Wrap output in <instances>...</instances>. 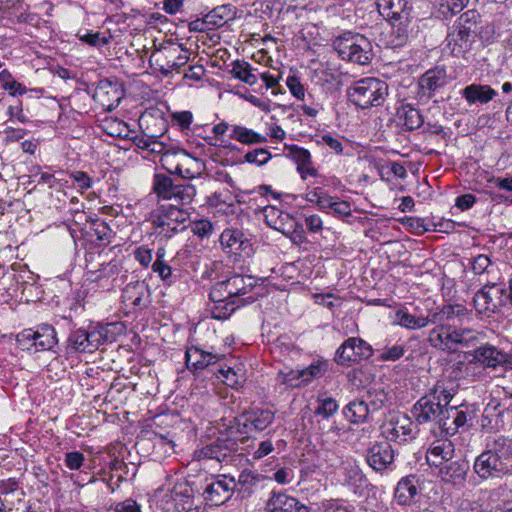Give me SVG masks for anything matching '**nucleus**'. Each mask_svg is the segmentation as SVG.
<instances>
[{"label":"nucleus","mask_w":512,"mask_h":512,"mask_svg":"<svg viewBox=\"0 0 512 512\" xmlns=\"http://www.w3.org/2000/svg\"><path fill=\"white\" fill-rule=\"evenodd\" d=\"M77 37L80 41L93 47H102L110 42L109 38L102 36L100 32L87 31L85 34L78 33Z\"/></svg>","instance_id":"4d7b16f0"},{"label":"nucleus","mask_w":512,"mask_h":512,"mask_svg":"<svg viewBox=\"0 0 512 512\" xmlns=\"http://www.w3.org/2000/svg\"><path fill=\"white\" fill-rule=\"evenodd\" d=\"M474 36L475 35L465 29L453 25L452 30L448 33L446 38L447 46L454 56H464V54L471 49Z\"/></svg>","instance_id":"393cba45"},{"label":"nucleus","mask_w":512,"mask_h":512,"mask_svg":"<svg viewBox=\"0 0 512 512\" xmlns=\"http://www.w3.org/2000/svg\"><path fill=\"white\" fill-rule=\"evenodd\" d=\"M105 131L111 136L128 137V125L123 121L106 122Z\"/></svg>","instance_id":"69168bd1"},{"label":"nucleus","mask_w":512,"mask_h":512,"mask_svg":"<svg viewBox=\"0 0 512 512\" xmlns=\"http://www.w3.org/2000/svg\"><path fill=\"white\" fill-rule=\"evenodd\" d=\"M265 223L274 230L281 232L289 231L291 225H294L295 218L289 213L279 210L274 206H268L264 209Z\"/></svg>","instance_id":"c756f323"},{"label":"nucleus","mask_w":512,"mask_h":512,"mask_svg":"<svg viewBox=\"0 0 512 512\" xmlns=\"http://www.w3.org/2000/svg\"><path fill=\"white\" fill-rule=\"evenodd\" d=\"M84 462L85 456L79 451L67 452L64 455V464L69 470H80Z\"/></svg>","instance_id":"052dcab7"},{"label":"nucleus","mask_w":512,"mask_h":512,"mask_svg":"<svg viewBox=\"0 0 512 512\" xmlns=\"http://www.w3.org/2000/svg\"><path fill=\"white\" fill-rule=\"evenodd\" d=\"M171 198L167 200L173 201L179 205H186L192 202L196 195V189L191 184H176L171 192Z\"/></svg>","instance_id":"a18cd8bd"},{"label":"nucleus","mask_w":512,"mask_h":512,"mask_svg":"<svg viewBox=\"0 0 512 512\" xmlns=\"http://www.w3.org/2000/svg\"><path fill=\"white\" fill-rule=\"evenodd\" d=\"M285 236L289 237L292 243L296 245H301L306 242L305 231L303 229V225L294 221V225H291L289 231L283 233Z\"/></svg>","instance_id":"e2e57ef3"},{"label":"nucleus","mask_w":512,"mask_h":512,"mask_svg":"<svg viewBox=\"0 0 512 512\" xmlns=\"http://www.w3.org/2000/svg\"><path fill=\"white\" fill-rule=\"evenodd\" d=\"M406 347L403 344H394L385 346L379 350V360L381 361H397L404 356Z\"/></svg>","instance_id":"864d4df0"},{"label":"nucleus","mask_w":512,"mask_h":512,"mask_svg":"<svg viewBox=\"0 0 512 512\" xmlns=\"http://www.w3.org/2000/svg\"><path fill=\"white\" fill-rule=\"evenodd\" d=\"M277 379L288 387L302 386L301 370H290L287 373L280 372Z\"/></svg>","instance_id":"bf43d9fd"},{"label":"nucleus","mask_w":512,"mask_h":512,"mask_svg":"<svg viewBox=\"0 0 512 512\" xmlns=\"http://www.w3.org/2000/svg\"><path fill=\"white\" fill-rule=\"evenodd\" d=\"M386 441L405 443L414 438L413 422L406 414L393 415L385 425Z\"/></svg>","instance_id":"dca6fc26"},{"label":"nucleus","mask_w":512,"mask_h":512,"mask_svg":"<svg viewBox=\"0 0 512 512\" xmlns=\"http://www.w3.org/2000/svg\"><path fill=\"white\" fill-rule=\"evenodd\" d=\"M469 264L475 275L480 277L483 284H496L499 280L498 268L487 255L480 254L470 259Z\"/></svg>","instance_id":"b1692460"},{"label":"nucleus","mask_w":512,"mask_h":512,"mask_svg":"<svg viewBox=\"0 0 512 512\" xmlns=\"http://www.w3.org/2000/svg\"><path fill=\"white\" fill-rule=\"evenodd\" d=\"M189 219V213L176 205L162 206L150 214V222L156 237L168 241L179 233L187 230L185 223Z\"/></svg>","instance_id":"20e7f679"},{"label":"nucleus","mask_w":512,"mask_h":512,"mask_svg":"<svg viewBox=\"0 0 512 512\" xmlns=\"http://www.w3.org/2000/svg\"><path fill=\"white\" fill-rule=\"evenodd\" d=\"M472 362L486 367H496L506 361V355L493 346H482L471 354Z\"/></svg>","instance_id":"2f4dec72"},{"label":"nucleus","mask_w":512,"mask_h":512,"mask_svg":"<svg viewBox=\"0 0 512 512\" xmlns=\"http://www.w3.org/2000/svg\"><path fill=\"white\" fill-rule=\"evenodd\" d=\"M348 100L362 110L381 106L388 95L386 82L366 77L353 82L346 90Z\"/></svg>","instance_id":"7ed1b4c3"},{"label":"nucleus","mask_w":512,"mask_h":512,"mask_svg":"<svg viewBox=\"0 0 512 512\" xmlns=\"http://www.w3.org/2000/svg\"><path fill=\"white\" fill-rule=\"evenodd\" d=\"M373 355L370 344L360 337H350L345 340L335 353V362L342 366H350L369 359Z\"/></svg>","instance_id":"9d476101"},{"label":"nucleus","mask_w":512,"mask_h":512,"mask_svg":"<svg viewBox=\"0 0 512 512\" xmlns=\"http://www.w3.org/2000/svg\"><path fill=\"white\" fill-rule=\"evenodd\" d=\"M256 285V280L250 275L234 274L224 281L217 282L212 286L209 297L222 301L223 299L234 298L249 293Z\"/></svg>","instance_id":"1a4fd4ad"},{"label":"nucleus","mask_w":512,"mask_h":512,"mask_svg":"<svg viewBox=\"0 0 512 512\" xmlns=\"http://www.w3.org/2000/svg\"><path fill=\"white\" fill-rule=\"evenodd\" d=\"M146 292L147 285L144 282H131L124 288L122 298L124 302L131 304L133 307H139Z\"/></svg>","instance_id":"37998d69"},{"label":"nucleus","mask_w":512,"mask_h":512,"mask_svg":"<svg viewBox=\"0 0 512 512\" xmlns=\"http://www.w3.org/2000/svg\"><path fill=\"white\" fill-rule=\"evenodd\" d=\"M122 95V90L116 83L103 79L98 82L93 98L104 109L112 110L119 105Z\"/></svg>","instance_id":"6ab92c4d"},{"label":"nucleus","mask_w":512,"mask_h":512,"mask_svg":"<svg viewBox=\"0 0 512 512\" xmlns=\"http://www.w3.org/2000/svg\"><path fill=\"white\" fill-rule=\"evenodd\" d=\"M379 12L390 20L408 22L411 6L407 0H377Z\"/></svg>","instance_id":"bb28decb"},{"label":"nucleus","mask_w":512,"mask_h":512,"mask_svg":"<svg viewBox=\"0 0 512 512\" xmlns=\"http://www.w3.org/2000/svg\"><path fill=\"white\" fill-rule=\"evenodd\" d=\"M176 184L173 179L165 174H155L153 178V191L163 199L171 198V192Z\"/></svg>","instance_id":"49530a36"},{"label":"nucleus","mask_w":512,"mask_h":512,"mask_svg":"<svg viewBox=\"0 0 512 512\" xmlns=\"http://www.w3.org/2000/svg\"><path fill=\"white\" fill-rule=\"evenodd\" d=\"M238 9L232 4L214 7L205 14L210 30H217L237 18Z\"/></svg>","instance_id":"cd10ccee"},{"label":"nucleus","mask_w":512,"mask_h":512,"mask_svg":"<svg viewBox=\"0 0 512 512\" xmlns=\"http://www.w3.org/2000/svg\"><path fill=\"white\" fill-rule=\"evenodd\" d=\"M454 454V445L451 440L437 439L433 441L426 453V460L429 465L438 467L449 461Z\"/></svg>","instance_id":"a878e982"},{"label":"nucleus","mask_w":512,"mask_h":512,"mask_svg":"<svg viewBox=\"0 0 512 512\" xmlns=\"http://www.w3.org/2000/svg\"><path fill=\"white\" fill-rule=\"evenodd\" d=\"M230 72L234 78L248 85H254L257 82V77L252 73L250 64L245 61H234Z\"/></svg>","instance_id":"de8ad7c7"},{"label":"nucleus","mask_w":512,"mask_h":512,"mask_svg":"<svg viewBox=\"0 0 512 512\" xmlns=\"http://www.w3.org/2000/svg\"><path fill=\"white\" fill-rule=\"evenodd\" d=\"M286 85L289 88L291 94L297 99L304 100L305 88L300 81V78L296 75H289L286 79Z\"/></svg>","instance_id":"0e129e2a"},{"label":"nucleus","mask_w":512,"mask_h":512,"mask_svg":"<svg viewBox=\"0 0 512 512\" xmlns=\"http://www.w3.org/2000/svg\"><path fill=\"white\" fill-rule=\"evenodd\" d=\"M178 166H180L178 175L184 179H193L203 170V162L185 150L178 152Z\"/></svg>","instance_id":"f704fd0d"},{"label":"nucleus","mask_w":512,"mask_h":512,"mask_svg":"<svg viewBox=\"0 0 512 512\" xmlns=\"http://www.w3.org/2000/svg\"><path fill=\"white\" fill-rule=\"evenodd\" d=\"M338 408L339 405L334 398L325 395L318 396L314 414L323 418H329L337 412Z\"/></svg>","instance_id":"3c124183"},{"label":"nucleus","mask_w":512,"mask_h":512,"mask_svg":"<svg viewBox=\"0 0 512 512\" xmlns=\"http://www.w3.org/2000/svg\"><path fill=\"white\" fill-rule=\"evenodd\" d=\"M343 413L350 423L360 424L367 421L370 411L365 401L354 400L344 407Z\"/></svg>","instance_id":"ea45409f"},{"label":"nucleus","mask_w":512,"mask_h":512,"mask_svg":"<svg viewBox=\"0 0 512 512\" xmlns=\"http://www.w3.org/2000/svg\"><path fill=\"white\" fill-rule=\"evenodd\" d=\"M271 158V153L265 148H258L252 151H248L244 156V160L246 162L256 164L258 166L266 164Z\"/></svg>","instance_id":"6e6d98bb"},{"label":"nucleus","mask_w":512,"mask_h":512,"mask_svg":"<svg viewBox=\"0 0 512 512\" xmlns=\"http://www.w3.org/2000/svg\"><path fill=\"white\" fill-rule=\"evenodd\" d=\"M265 512H310V508L297 498L281 491H272L265 502Z\"/></svg>","instance_id":"f3484780"},{"label":"nucleus","mask_w":512,"mask_h":512,"mask_svg":"<svg viewBox=\"0 0 512 512\" xmlns=\"http://www.w3.org/2000/svg\"><path fill=\"white\" fill-rule=\"evenodd\" d=\"M343 481L355 494H361L367 482V477L354 459L341 461Z\"/></svg>","instance_id":"4be33fe9"},{"label":"nucleus","mask_w":512,"mask_h":512,"mask_svg":"<svg viewBox=\"0 0 512 512\" xmlns=\"http://www.w3.org/2000/svg\"><path fill=\"white\" fill-rule=\"evenodd\" d=\"M220 243L226 253L247 255L252 251V244L238 229H225L220 235Z\"/></svg>","instance_id":"aec40b11"},{"label":"nucleus","mask_w":512,"mask_h":512,"mask_svg":"<svg viewBox=\"0 0 512 512\" xmlns=\"http://www.w3.org/2000/svg\"><path fill=\"white\" fill-rule=\"evenodd\" d=\"M478 339V332L470 328H457L449 323H436L427 338L431 347L455 352L459 346L468 347Z\"/></svg>","instance_id":"f03ea898"},{"label":"nucleus","mask_w":512,"mask_h":512,"mask_svg":"<svg viewBox=\"0 0 512 512\" xmlns=\"http://www.w3.org/2000/svg\"><path fill=\"white\" fill-rule=\"evenodd\" d=\"M461 95L469 105L473 104H487L496 95L497 92L489 85L470 84L461 91Z\"/></svg>","instance_id":"c85d7f7f"},{"label":"nucleus","mask_w":512,"mask_h":512,"mask_svg":"<svg viewBox=\"0 0 512 512\" xmlns=\"http://www.w3.org/2000/svg\"><path fill=\"white\" fill-rule=\"evenodd\" d=\"M468 470L469 466L466 462L454 461L443 467L440 472L443 480L457 484L465 480Z\"/></svg>","instance_id":"79ce46f5"},{"label":"nucleus","mask_w":512,"mask_h":512,"mask_svg":"<svg viewBox=\"0 0 512 512\" xmlns=\"http://www.w3.org/2000/svg\"><path fill=\"white\" fill-rule=\"evenodd\" d=\"M482 480L502 478L512 472V439L499 436L478 455L473 464Z\"/></svg>","instance_id":"f257e3e1"},{"label":"nucleus","mask_w":512,"mask_h":512,"mask_svg":"<svg viewBox=\"0 0 512 512\" xmlns=\"http://www.w3.org/2000/svg\"><path fill=\"white\" fill-rule=\"evenodd\" d=\"M322 512H354L352 506L344 504L340 500L330 499L322 503Z\"/></svg>","instance_id":"338daca9"},{"label":"nucleus","mask_w":512,"mask_h":512,"mask_svg":"<svg viewBox=\"0 0 512 512\" xmlns=\"http://www.w3.org/2000/svg\"><path fill=\"white\" fill-rule=\"evenodd\" d=\"M447 73L443 67L426 71L419 79V90L423 96L431 98L435 92L447 84Z\"/></svg>","instance_id":"412c9836"},{"label":"nucleus","mask_w":512,"mask_h":512,"mask_svg":"<svg viewBox=\"0 0 512 512\" xmlns=\"http://www.w3.org/2000/svg\"><path fill=\"white\" fill-rule=\"evenodd\" d=\"M274 419L275 413L270 409H251L242 413L235 426H230V433L238 437L246 434L249 428L261 432L270 426Z\"/></svg>","instance_id":"9b49d317"},{"label":"nucleus","mask_w":512,"mask_h":512,"mask_svg":"<svg viewBox=\"0 0 512 512\" xmlns=\"http://www.w3.org/2000/svg\"><path fill=\"white\" fill-rule=\"evenodd\" d=\"M480 18L481 16L476 10H467L458 17L454 25L460 27L461 29H465L469 33L475 35L477 25L480 22Z\"/></svg>","instance_id":"8fccbe9b"},{"label":"nucleus","mask_w":512,"mask_h":512,"mask_svg":"<svg viewBox=\"0 0 512 512\" xmlns=\"http://www.w3.org/2000/svg\"><path fill=\"white\" fill-rule=\"evenodd\" d=\"M284 151L286 156L295 162L301 179L306 180L308 176H318V171L313 165L311 153L307 149L295 144H285Z\"/></svg>","instance_id":"a211bd4d"},{"label":"nucleus","mask_w":512,"mask_h":512,"mask_svg":"<svg viewBox=\"0 0 512 512\" xmlns=\"http://www.w3.org/2000/svg\"><path fill=\"white\" fill-rule=\"evenodd\" d=\"M223 355L204 351L196 346L186 350L185 359L190 371L204 370L222 359Z\"/></svg>","instance_id":"5701e85b"},{"label":"nucleus","mask_w":512,"mask_h":512,"mask_svg":"<svg viewBox=\"0 0 512 512\" xmlns=\"http://www.w3.org/2000/svg\"><path fill=\"white\" fill-rule=\"evenodd\" d=\"M399 24L392 27L389 35L388 44L392 48L402 47L406 44L409 38L408 22L398 20Z\"/></svg>","instance_id":"09e8293b"},{"label":"nucleus","mask_w":512,"mask_h":512,"mask_svg":"<svg viewBox=\"0 0 512 512\" xmlns=\"http://www.w3.org/2000/svg\"><path fill=\"white\" fill-rule=\"evenodd\" d=\"M108 340V331L100 325L87 329L71 330L67 339L66 351L71 353H92Z\"/></svg>","instance_id":"0eeeda50"},{"label":"nucleus","mask_w":512,"mask_h":512,"mask_svg":"<svg viewBox=\"0 0 512 512\" xmlns=\"http://www.w3.org/2000/svg\"><path fill=\"white\" fill-rule=\"evenodd\" d=\"M365 460L376 472L392 471L395 468V451L386 440L375 442L367 449Z\"/></svg>","instance_id":"4468645a"},{"label":"nucleus","mask_w":512,"mask_h":512,"mask_svg":"<svg viewBox=\"0 0 512 512\" xmlns=\"http://www.w3.org/2000/svg\"><path fill=\"white\" fill-rule=\"evenodd\" d=\"M91 229L96 236V239L104 244H109L113 237V231L109 225L103 220H91Z\"/></svg>","instance_id":"603ef678"},{"label":"nucleus","mask_w":512,"mask_h":512,"mask_svg":"<svg viewBox=\"0 0 512 512\" xmlns=\"http://www.w3.org/2000/svg\"><path fill=\"white\" fill-rule=\"evenodd\" d=\"M114 512H142L141 505L132 498L116 502L113 506Z\"/></svg>","instance_id":"774afa93"},{"label":"nucleus","mask_w":512,"mask_h":512,"mask_svg":"<svg viewBox=\"0 0 512 512\" xmlns=\"http://www.w3.org/2000/svg\"><path fill=\"white\" fill-rule=\"evenodd\" d=\"M324 373L325 368L322 363H312L309 367L301 370L302 385H306L313 379L321 377Z\"/></svg>","instance_id":"13d9d810"},{"label":"nucleus","mask_w":512,"mask_h":512,"mask_svg":"<svg viewBox=\"0 0 512 512\" xmlns=\"http://www.w3.org/2000/svg\"><path fill=\"white\" fill-rule=\"evenodd\" d=\"M446 408L441 402L427 394L414 404L412 414L419 424L434 421L442 428L446 425Z\"/></svg>","instance_id":"f8f14e48"},{"label":"nucleus","mask_w":512,"mask_h":512,"mask_svg":"<svg viewBox=\"0 0 512 512\" xmlns=\"http://www.w3.org/2000/svg\"><path fill=\"white\" fill-rule=\"evenodd\" d=\"M182 149L166 150L161 156L162 166L171 174H179L178 152Z\"/></svg>","instance_id":"5fc2aeb1"},{"label":"nucleus","mask_w":512,"mask_h":512,"mask_svg":"<svg viewBox=\"0 0 512 512\" xmlns=\"http://www.w3.org/2000/svg\"><path fill=\"white\" fill-rule=\"evenodd\" d=\"M152 270L158 274L161 280L167 283H172L174 281L172 268L164 260L155 261L152 264Z\"/></svg>","instance_id":"680f3d73"},{"label":"nucleus","mask_w":512,"mask_h":512,"mask_svg":"<svg viewBox=\"0 0 512 512\" xmlns=\"http://www.w3.org/2000/svg\"><path fill=\"white\" fill-rule=\"evenodd\" d=\"M396 116L401 125L407 131L418 129L424 123V119L420 111L408 103L401 104V106L397 108Z\"/></svg>","instance_id":"72a5a7b5"},{"label":"nucleus","mask_w":512,"mask_h":512,"mask_svg":"<svg viewBox=\"0 0 512 512\" xmlns=\"http://www.w3.org/2000/svg\"><path fill=\"white\" fill-rule=\"evenodd\" d=\"M211 301L213 304L209 307V311L211 313V317L214 319H228L236 310V301L230 298L223 299L222 301L211 299ZM237 307H239V305H237Z\"/></svg>","instance_id":"c03bdc74"},{"label":"nucleus","mask_w":512,"mask_h":512,"mask_svg":"<svg viewBox=\"0 0 512 512\" xmlns=\"http://www.w3.org/2000/svg\"><path fill=\"white\" fill-rule=\"evenodd\" d=\"M458 388L459 385L456 381L442 377L431 388L429 395L436 401L441 402L445 407H449V403L457 393Z\"/></svg>","instance_id":"7c9ffc66"},{"label":"nucleus","mask_w":512,"mask_h":512,"mask_svg":"<svg viewBox=\"0 0 512 512\" xmlns=\"http://www.w3.org/2000/svg\"><path fill=\"white\" fill-rule=\"evenodd\" d=\"M395 323L409 330H418L426 327L430 321V316H415L408 312L407 309H399L395 313Z\"/></svg>","instance_id":"4c0bfd02"},{"label":"nucleus","mask_w":512,"mask_h":512,"mask_svg":"<svg viewBox=\"0 0 512 512\" xmlns=\"http://www.w3.org/2000/svg\"><path fill=\"white\" fill-rule=\"evenodd\" d=\"M226 431L227 435L225 437H219L215 441L194 450L192 460L198 462L215 461L218 464L230 461L234 452L237 451L238 440L244 443L246 437L239 438L232 435L230 427Z\"/></svg>","instance_id":"423d86ee"},{"label":"nucleus","mask_w":512,"mask_h":512,"mask_svg":"<svg viewBox=\"0 0 512 512\" xmlns=\"http://www.w3.org/2000/svg\"><path fill=\"white\" fill-rule=\"evenodd\" d=\"M504 287L498 284L484 283V286L479 290L473 299L474 307L479 314L490 316L495 313L503 304Z\"/></svg>","instance_id":"ddd939ff"},{"label":"nucleus","mask_w":512,"mask_h":512,"mask_svg":"<svg viewBox=\"0 0 512 512\" xmlns=\"http://www.w3.org/2000/svg\"><path fill=\"white\" fill-rule=\"evenodd\" d=\"M230 139L236 140L241 144L254 145L259 143H266L267 138L252 129L240 125H232Z\"/></svg>","instance_id":"58836bf2"},{"label":"nucleus","mask_w":512,"mask_h":512,"mask_svg":"<svg viewBox=\"0 0 512 512\" xmlns=\"http://www.w3.org/2000/svg\"><path fill=\"white\" fill-rule=\"evenodd\" d=\"M35 338L33 344L36 345V351L51 350L58 342L54 327L43 324L34 331Z\"/></svg>","instance_id":"e433bc0d"},{"label":"nucleus","mask_w":512,"mask_h":512,"mask_svg":"<svg viewBox=\"0 0 512 512\" xmlns=\"http://www.w3.org/2000/svg\"><path fill=\"white\" fill-rule=\"evenodd\" d=\"M333 47L342 60L358 65H368L374 57L371 41L358 33H346L336 38Z\"/></svg>","instance_id":"39448f33"},{"label":"nucleus","mask_w":512,"mask_h":512,"mask_svg":"<svg viewBox=\"0 0 512 512\" xmlns=\"http://www.w3.org/2000/svg\"><path fill=\"white\" fill-rule=\"evenodd\" d=\"M236 483L233 478L226 475L213 477L204 489L203 495L212 505H221L228 501L234 492Z\"/></svg>","instance_id":"2eb2a0df"},{"label":"nucleus","mask_w":512,"mask_h":512,"mask_svg":"<svg viewBox=\"0 0 512 512\" xmlns=\"http://www.w3.org/2000/svg\"><path fill=\"white\" fill-rule=\"evenodd\" d=\"M467 314V309L461 304H447L434 312H429L431 324L448 323L454 318H460Z\"/></svg>","instance_id":"c9c22d12"},{"label":"nucleus","mask_w":512,"mask_h":512,"mask_svg":"<svg viewBox=\"0 0 512 512\" xmlns=\"http://www.w3.org/2000/svg\"><path fill=\"white\" fill-rule=\"evenodd\" d=\"M446 425L442 426V430L447 435H454L459 428L464 427L467 423V413L462 410H458L457 407L446 408Z\"/></svg>","instance_id":"a19ab883"},{"label":"nucleus","mask_w":512,"mask_h":512,"mask_svg":"<svg viewBox=\"0 0 512 512\" xmlns=\"http://www.w3.org/2000/svg\"><path fill=\"white\" fill-rule=\"evenodd\" d=\"M416 482L415 476L404 477L398 482L394 493L397 504L405 506L413 503L418 494Z\"/></svg>","instance_id":"473e14b6"},{"label":"nucleus","mask_w":512,"mask_h":512,"mask_svg":"<svg viewBox=\"0 0 512 512\" xmlns=\"http://www.w3.org/2000/svg\"><path fill=\"white\" fill-rule=\"evenodd\" d=\"M189 51L181 44L169 43L156 49L150 55L149 62L162 75L168 76L179 71L189 61Z\"/></svg>","instance_id":"6e6552de"}]
</instances>
